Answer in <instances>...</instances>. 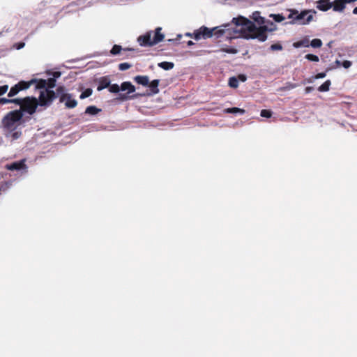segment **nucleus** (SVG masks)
I'll list each match as a JSON object with an SVG mask.
<instances>
[{
	"instance_id": "40",
	"label": "nucleus",
	"mask_w": 357,
	"mask_h": 357,
	"mask_svg": "<svg viewBox=\"0 0 357 357\" xmlns=\"http://www.w3.org/2000/svg\"><path fill=\"white\" fill-rule=\"evenodd\" d=\"M352 65V62L349 60H344L342 62L341 66H342L345 69L349 68Z\"/></svg>"
},
{
	"instance_id": "29",
	"label": "nucleus",
	"mask_w": 357,
	"mask_h": 357,
	"mask_svg": "<svg viewBox=\"0 0 357 357\" xmlns=\"http://www.w3.org/2000/svg\"><path fill=\"white\" fill-rule=\"evenodd\" d=\"M20 91H21V89L18 87V85L15 84L10 88V91H8V96L9 98H12L16 96Z\"/></svg>"
},
{
	"instance_id": "10",
	"label": "nucleus",
	"mask_w": 357,
	"mask_h": 357,
	"mask_svg": "<svg viewBox=\"0 0 357 357\" xmlns=\"http://www.w3.org/2000/svg\"><path fill=\"white\" fill-rule=\"evenodd\" d=\"M25 158L20 160L14 161L11 163L6 164L5 168L9 171H24L26 172L28 167L26 164Z\"/></svg>"
},
{
	"instance_id": "23",
	"label": "nucleus",
	"mask_w": 357,
	"mask_h": 357,
	"mask_svg": "<svg viewBox=\"0 0 357 357\" xmlns=\"http://www.w3.org/2000/svg\"><path fill=\"white\" fill-rule=\"evenodd\" d=\"M158 66L165 70H170L174 68V63L171 61H162L158 63Z\"/></svg>"
},
{
	"instance_id": "38",
	"label": "nucleus",
	"mask_w": 357,
	"mask_h": 357,
	"mask_svg": "<svg viewBox=\"0 0 357 357\" xmlns=\"http://www.w3.org/2000/svg\"><path fill=\"white\" fill-rule=\"evenodd\" d=\"M282 49V45L280 43H274L270 46V50L271 51H279Z\"/></svg>"
},
{
	"instance_id": "25",
	"label": "nucleus",
	"mask_w": 357,
	"mask_h": 357,
	"mask_svg": "<svg viewBox=\"0 0 357 357\" xmlns=\"http://www.w3.org/2000/svg\"><path fill=\"white\" fill-rule=\"evenodd\" d=\"M331 85V80L327 79L318 87L317 90L319 92H327L330 90Z\"/></svg>"
},
{
	"instance_id": "52",
	"label": "nucleus",
	"mask_w": 357,
	"mask_h": 357,
	"mask_svg": "<svg viewBox=\"0 0 357 357\" xmlns=\"http://www.w3.org/2000/svg\"><path fill=\"white\" fill-rule=\"evenodd\" d=\"M185 36L187 37L192 38V33L187 32L185 33Z\"/></svg>"
},
{
	"instance_id": "44",
	"label": "nucleus",
	"mask_w": 357,
	"mask_h": 357,
	"mask_svg": "<svg viewBox=\"0 0 357 357\" xmlns=\"http://www.w3.org/2000/svg\"><path fill=\"white\" fill-rule=\"evenodd\" d=\"M10 103V98H0V105H6Z\"/></svg>"
},
{
	"instance_id": "30",
	"label": "nucleus",
	"mask_w": 357,
	"mask_h": 357,
	"mask_svg": "<svg viewBox=\"0 0 357 357\" xmlns=\"http://www.w3.org/2000/svg\"><path fill=\"white\" fill-rule=\"evenodd\" d=\"M322 41L319 38H314L310 42L309 41L310 46L313 48H319L322 46Z\"/></svg>"
},
{
	"instance_id": "32",
	"label": "nucleus",
	"mask_w": 357,
	"mask_h": 357,
	"mask_svg": "<svg viewBox=\"0 0 357 357\" xmlns=\"http://www.w3.org/2000/svg\"><path fill=\"white\" fill-rule=\"evenodd\" d=\"M273 112L271 109H264L260 112V116L264 118L269 119L272 116Z\"/></svg>"
},
{
	"instance_id": "26",
	"label": "nucleus",
	"mask_w": 357,
	"mask_h": 357,
	"mask_svg": "<svg viewBox=\"0 0 357 357\" xmlns=\"http://www.w3.org/2000/svg\"><path fill=\"white\" fill-rule=\"evenodd\" d=\"M123 51V47L120 45L115 44L112 46L109 51V54L112 56L119 55Z\"/></svg>"
},
{
	"instance_id": "1",
	"label": "nucleus",
	"mask_w": 357,
	"mask_h": 357,
	"mask_svg": "<svg viewBox=\"0 0 357 357\" xmlns=\"http://www.w3.org/2000/svg\"><path fill=\"white\" fill-rule=\"evenodd\" d=\"M46 74L48 76L47 79L33 78L29 81H20L17 85L21 91L29 89L31 85L35 84V89L40 91L39 103L42 106V100H45L49 89H54L56 86V81L61 76V72L57 70H47Z\"/></svg>"
},
{
	"instance_id": "17",
	"label": "nucleus",
	"mask_w": 357,
	"mask_h": 357,
	"mask_svg": "<svg viewBox=\"0 0 357 357\" xmlns=\"http://www.w3.org/2000/svg\"><path fill=\"white\" fill-rule=\"evenodd\" d=\"M224 114H232L234 115H243L245 114V110L237 107L225 108L223 109Z\"/></svg>"
},
{
	"instance_id": "34",
	"label": "nucleus",
	"mask_w": 357,
	"mask_h": 357,
	"mask_svg": "<svg viewBox=\"0 0 357 357\" xmlns=\"http://www.w3.org/2000/svg\"><path fill=\"white\" fill-rule=\"evenodd\" d=\"M25 98H10V103H14L17 105L21 106L24 102Z\"/></svg>"
},
{
	"instance_id": "35",
	"label": "nucleus",
	"mask_w": 357,
	"mask_h": 357,
	"mask_svg": "<svg viewBox=\"0 0 357 357\" xmlns=\"http://www.w3.org/2000/svg\"><path fill=\"white\" fill-rule=\"evenodd\" d=\"M131 66H132V65L129 63H127V62L121 63L119 64V69L121 71H125V70L129 69Z\"/></svg>"
},
{
	"instance_id": "55",
	"label": "nucleus",
	"mask_w": 357,
	"mask_h": 357,
	"mask_svg": "<svg viewBox=\"0 0 357 357\" xmlns=\"http://www.w3.org/2000/svg\"><path fill=\"white\" fill-rule=\"evenodd\" d=\"M331 43H332V42L328 43V46H331Z\"/></svg>"
},
{
	"instance_id": "27",
	"label": "nucleus",
	"mask_w": 357,
	"mask_h": 357,
	"mask_svg": "<svg viewBox=\"0 0 357 357\" xmlns=\"http://www.w3.org/2000/svg\"><path fill=\"white\" fill-rule=\"evenodd\" d=\"M239 84L238 79L236 76H232L229 78L228 80V85L229 87L232 89H236L238 88Z\"/></svg>"
},
{
	"instance_id": "51",
	"label": "nucleus",
	"mask_w": 357,
	"mask_h": 357,
	"mask_svg": "<svg viewBox=\"0 0 357 357\" xmlns=\"http://www.w3.org/2000/svg\"><path fill=\"white\" fill-rule=\"evenodd\" d=\"M123 51H135V49L132 47H125L123 48Z\"/></svg>"
},
{
	"instance_id": "31",
	"label": "nucleus",
	"mask_w": 357,
	"mask_h": 357,
	"mask_svg": "<svg viewBox=\"0 0 357 357\" xmlns=\"http://www.w3.org/2000/svg\"><path fill=\"white\" fill-rule=\"evenodd\" d=\"M93 93V90L91 88H86L83 91H82L81 94L79 95V98L83 100L86 98L90 97Z\"/></svg>"
},
{
	"instance_id": "53",
	"label": "nucleus",
	"mask_w": 357,
	"mask_h": 357,
	"mask_svg": "<svg viewBox=\"0 0 357 357\" xmlns=\"http://www.w3.org/2000/svg\"><path fill=\"white\" fill-rule=\"evenodd\" d=\"M353 13H354V15H357V6H356V7H355V8H354V10H353Z\"/></svg>"
},
{
	"instance_id": "39",
	"label": "nucleus",
	"mask_w": 357,
	"mask_h": 357,
	"mask_svg": "<svg viewBox=\"0 0 357 357\" xmlns=\"http://www.w3.org/2000/svg\"><path fill=\"white\" fill-rule=\"evenodd\" d=\"M25 46V43L23 41H19L13 44V48L17 50L22 49Z\"/></svg>"
},
{
	"instance_id": "22",
	"label": "nucleus",
	"mask_w": 357,
	"mask_h": 357,
	"mask_svg": "<svg viewBox=\"0 0 357 357\" xmlns=\"http://www.w3.org/2000/svg\"><path fill=\"white\" fill-rule=\"evenodd\" d=\"M294 47L298 49L300 47H310L309 45V39L307 38H305L302 40H300L297 42L294 43L293 44Z\"/></svg>"
},
{
	"instance_id": "14",
	"label": "nucleus",
	"mask_w": 357,
	"mask_h": 357,
	"mask_svg": "<svg viewBox=\"0 0 357 357\" xmlns=\"http://www.w3.org/2000/svg\"><path fill=\"white\" fill-rule=\"evenodd\" d=\"M316 7L318 10L326 12L333 8V2L330 0H318L316 1Z\"/></svg>"
},
{
	"instance_id": "5",
	"label": "nucleus",
	"mask_w": 357,
	"mask_h": 357,
	"mask_svg": "<svg viewBox=\"0 0 357 357\" xmlns=\"http://www.w3.org/2000/svg\"><path fill=\"white\" fill-rule=\"evenodd\" d=\"M289 13L287 18L291 20L289 22H286L285 24H308L313 20V14L316 13L314 10L305 9L299 12L298 10L294 8L289 9Z\"/></svg>"
},
{
	"instance_id": "41",
	"label": "nucleus",
	"mask_w": 357,
	"mask_h": 357,
	"mask_svg": "<svg viewBox=\"0 0 357 357\" xmlns=\"http://www.w3.org/2000/svg\"><path fill=\"white\" fill-rule=\"evenodd\" d=\"M327 73L328 72H326V70L324 72L318 73L317 74L314 75V78H315L316 79H324V77H326Z\"/></svg>"
},
{
	"instance_id": "21",
	"label": "nucleus",
	"mask_w": 357,
	"mask_h": 357,
	"mask_svg": "<svg viewBox=\"0 0 357 357\" xmlns=\"http://www.w3.org/2000/svg\"><path fill=\"white\" fill-rule=\"evenodd\" d=\"M101 112V109L98 108L95 105H89L85 109V114L90 116H96Z\"/></svg>"
},
{
	"instance_id": "28",
	"label": "nucleus",
	"mask_w": 357,
	"mask_h": 357,
	"mask_svg": "<svg viewBox=\"0 0 357 357\" xmlns=\"http://www.w3.org/2000/svg\"><path fill=\"white\" fill-rule=\"evenodd\" d=\"M269 17L278 23L282 22L285 19L284 16L282 13H272L270 14Z\"/></svg>"
},
{
	"instance_id": "15",
	"label": "nucleus",
	"mask_w": 357,
	"mask_h": 357,
	"mask_svg": "<svg viewBox=\"0 0 357 357\" xmlns=\"http://www.w3.org/2000/svg\"><path fill=\"white\" fill-rule=\"evenodd\" d=\"M259 27L261 29V30H263L266 32H267V31L271 32V31L276 30V29H277V26L273 22H272L269 20H266V18H265L264 24L262 25H260Z\"/></svg>"
},
{
	"instance_id": "49",
	"label": "nucleus",
	"mask_w": 357,
	"mask_h": 357,
	"mask_svg": "<svg viewBox=\"0 0 357 357\" xmlns=\"http://www.w3.org/2000/svg\"><path fill=\"white\" fill-rule=\"evenodd\" d=\"M334 64H335V66L336 67L341 66L342 62L340 60L336 59V61H335Z\"/></svg>"
},
{
	"instance_id": "33",
	"label": "nucleus",
	"mask_w": 357,
	"mask_h": 357,
	"mask_svg": "<svg viewBox=\"0 0 357 357\" xmlns=\"http://www.w3.org/2000/svg\"><path fill=\"white\" fill-rule=\"evenodd\" d=\"M305 59L312 62H319V58L317 55L313 54H307Z\"/></svg>"
},
{
	"instance_id": "20",
	"label": "nucleus",
	"mask_w": 357,
	"mask_h": 357,
	"mask_svg": "<svg viewBox=\"0 0 357 357\" xmlns=\"http://www.w3.org/2000/svg\"><path fill=\"white\" fill-rule=\"evenodd\" d=\"M346 7V5L344 3L342 0H335L333 2V10L335 12H342Z\"/></svg>"
},
{
	"instance_id": "37",
	"label": "nucleus",
	"mask_w": 357,
	"mask_h": 357,
	"mask_svg": "<svg viewBox=\"0 0 357 357\" xmlns=\"http://www.w3.org/2000/svg\"><path fill=\"white\" fill-rule=\"evenodd\" d=\"M10 132L13 140L17 139L22 135V132L20 130H17V129Z\"/></svg>"
},
{
	"instance_id": "16",
	"label": "nucleus",
	"mask_w": 357,
	"mask_h": 357,
	"mask_svg": "<svg viewBox=\"0 0 357 357\" xmlns=\"http://www.w3.org/2000/svg\"><path fill=\"white\" fill-rule=\"evenodd\" d=\"M199 29L203 39L212 38L213 36V31L215 29L208 28L206 26H202Z\"/></svg>"
},
{
	"instance_id": "12",
	"label": "nucleus",
	"mask_w": 357,
	"mask_h": 357,
	"mask_svg": "<svg viewBox=\"0 0 357 357\" xmlns=\"http://www.w3.org/2000/svg\"><path fill=\"white\" fill-rule=\"evenodd\" d=\"M94 82L98 83L97 91H101L105 89H108V86L110 85L111 79L109 76L106 75L95 78Z\"/></svg>"
},
{
	"instance_id": "47",
	"label": "nucleus",
	"mask_w": 357,
	"mask_h": 357,
	"mask_svg": "<svg viewBox=\"0 0 357 357\" xmlns=\"http://www.w3.org/2000/svg\"><path fill=\"white\" fill-rule=\"evenodd\" d=\"M227 53H230V54H236L237 52V50L236 48L234 47H230L229 48L228 50H227L226 51Z\"/></svg>"
},
{
	"instance_id": "3",
	"label": "nucleus",
	"mask_w": 357,
	"mask_h": 357,
	"mask_svg": "<svg viewBox=\"0 0 357 357\" xmlns=\"http://www.w3.org/2000/svg\"><path fill=\"white\" fill-rule=\"evenodd\" d=\"M108 91L112 93L118 94L116 100L120 102L137 99L142 96L139 93H135L136 87L130 81H124L120 85L110 82Z\"/></svg>"
},
{
	"instance_id": "46",
	"label": "nucleus",
	"mask_w": 357,
	"mask_h": 357,
	"mask_svg": "<svg viewBox=\"0 0 357 357\" xmlns=\"http://www.w3.org/2000/svg\"><path fill=\"white\" fill-rule=\"evenodd\" d=\"M313 90H314L313 86H307L305 89V93L308 94V93H311Z\"/></svg>"
},
{
	"instance_id": "2",
	"label": "nucleus",
	"mask_w": 357,
	"mask_h": 357,
	"mask_svg": "<svg viewBox=\"0 0 357 357\" xmlns=\"http://www.w3.org/2000/svg\"><path fill=\"white\" fill-rule=\"evenodd\" d=\"M56 98H59L60 102H64L66 107L68 109L75 108L77 105V101L73 98L72 94L67 92L66 88L63 85H59L56 91L53 89H48L45 100H42V107L49 106Z\"/></svg>"
},
{
	"instance_id": "7",
	"label": "nucleus",
	"mask_w": 357,
	"mask_h": 357,
	"mask_svg": "<svg viewBox=\"0 0 357 357\" xmlns=\"http://www.w3.org/2000/svg\"><path fill=\"white\" fill-rule=\"evenodd\" d=\"M161 27H156L153 38H151L153 31H149L140 35L137 38V42L141 47H153L164 40L165 35L161 33Z\"/></svg>"
},
{
	"instance_id": "24",
	"label": "nucleus",
	"mask_w": 357,
	"mask_h": 357,
	"mask_svg": "<svg viewBox=\"0 0 357 357\" xmlns=\"http://www.w3.org/2000/svg\"><path fill=\"white\" fill-rule=\"evenodd\" d=\"M15 182V179H10L7 181L2 182L0 185V190H3V192H6L9 190Z\"/></svg>"
},
{
	"instance_id": "8",
	"label": "nucleus",
	"mask_w": 357,
	"mask_h": 357,
	"mask_svg": "<svg viewBox=\"0 0 357 357\" xmlns=\"http://www.w3.org/2000/svg\"><path fill=\"white\" fill-rule=\"evenodd\" d=\"M38 103L39 98L37 99L34 96L25 97L24 102L22 105L23 108L20 107L24 115L25 114H29L30 115L33 114L36 111L37 106H40Z\"/></svg>"
},
{
	"instance_id": "50",
	"label": "nucleus",
	"mask_w": 357,
	"mask_h": 357,
	"mask_svg": "<svg viewBox=\"0 0 357 357\" xmlns=\"http://www.w3.org/2000/svg\"><path fill=\"white\" fill-rule=\"evenodd\" d=\"M195 45V43H194L192 40H188V41L187 42V45H188V47L192 46V45Z\"/></svg>"
},
{
	"instance_id": "54",
	"label": "nucleus",
	"mask_w": 357,
	"mask_h": 357,
	"mask_svg": "<svg viewBox=\"0 0 357 357\" xmlns=\"http://www.w3.org/2000/svg\"><path fill=\"white\" fill-rule=\"evenodd\" d=\"M177 37H178V38H181V34H178V35H177Z\"/></svg>"
},
{
	"instance_id": "11",
	"label": "nucleus",
	"mask_w": 357,
	"mask_h": 357,
	"mask_svg": "<svg viewBox=\"0 0 357 357\" xmlns=\"http://www.w3.org/2000/svg\"><path fill=\"white\" fill-rule=\"evenodd\" d=\"M160 80L159 79H155L152 81H149V85L146 86V87H149V90L144 93H140L142 96H153L154 95H156L159 93V84H160Z\"/></svg>"
},
{
	"instance_id": "19",
	"label": "nucleus",
	"mask_w": 357,
	"mask_h": 357,
	"mask_svg": "<svg viewBox=\"0 0 357 357\" xmlns=\"http://www.w3.org/2000/svg\"><path fill=\"white\" fill-rule=\"evenodd\" d=\"M252 18L253 20V22L257 24L259 26L262 25L265 22V17L261 16L260 12L255 11L252 13Z\"/></svg>"
},
{
	"instance_id": "42",
	"label": "nucleus",
	"mask_w": 357,
	"mask_h": 357,
	"mask_svg": "<svg viewBox=\"0 0 357 357\" xmlns=\"http://www.w3.org/2000/svg\"><path fill=\"white\" fill-rule=\"evenodd\" d=\"M236 77H237V78H238V82H245L247 80V79H248L247 75H246L245 74H244V73H240V74H238V75L236 76Z\"/></svg>"
},
{
	"instance_id": "36",
	"label": "nucleus",
	"mask_w": 357,
	"mask_h": 357,
	"mask_svg": "<svg viewBox=\"0 0 357 357\" xmlns=\"http://www.w3.org/2000/svg\"><path fill=\"white\" fill-rule=\"evenodd\" d=\"M192 38L195 40H199L202 38L199 28L192 32Z\"/></svg>"
},
{
	"instance_id": "13",
	"label": "nucleus",
	"mask_w": 357,
	"mask_h": 357,
	"mask_svg": "<svg viewBox=\"0 0 357 357\" xmlns=\"http://www.w3.org/2000/svg\"><path fill=\"white\" fill-rule=\"evenodd\" d=\"M268 36L264 31H261L260 33L257 34L254 33H244L242 36V38L246 40H254L257 39L260 42H264L267 40Z\"/></svg>"
},
{
	"instance_id": "18",
	"label": "nucleus",
	"mask_w": 357,
	"mask_h": 357,
	"mask_svg": "<svg viewBox=\"0 0 357 357\" xmlns=\"http://www.w3.org/2000/svg\"><path fill=\"white\" fill-rule=\"evenodd\" d=\"M134 82L142 86L149 85V77L147 75H136L133 77Z\"/></svg>"
},
{
	"instance_id": "9",
	"label": "nucleus",
	"mask_w": 357,
	"mask_h": 357,
	"mask_svg": "<svg viewBox=\"0 0 357 357\" xmlns=\"http://www.w3.org/2000/svg\"><path fill=\"white\" fill-rule=\"evenodd\" d=\"M231 24H224L221 26L213 27V29H215L213 31V36L216 38H219L222 36L224 34L227 33V38H236V36L232 33V28L231 27Z\"/></svg>"
},
{
	"instance_id": "43",
	"label": "nucleus",
	"mask_w": 357,
	"mask_h": 357,
	"mask_svg": "<svg viewBox=\"0 0 357 357\" xmlns=\"http://www.w3.org/2000/svg\"><path fill=\"white\" fill-rule=\"evenodd\" d=\"M8 89V86L7 84L0 86V96L5 94Z\"/></svg>"
},
{
	"instance_id": "45",
	"label": "nucleus",
	"mask_w": 357,
	"mask_h": 357,
	"mask_svg": "<svg viewBox=\"0 0 357 357\" xmlns=\"http://www.w3.org/2000/svg\"><path fill=\"white\" fill-rule=\"evenodd\" d=\"M316 79L314 78V76H312L307 79H305L304 80V84H312L314 82V81Z\"/></svg>"
},
{
	"instance_id": "48",
	"label": "nucleus",
	"mask_w": 357,
	"mask_h": 357,
	"mask_svg": "<svg viewBox=\"0 0 357 357\" xmlns=\"http://www.w3.org/2000/svg\"><path fill=\"white\" fill-rule=\"evenodd\" d=\"M336 68V66H335V64H334V63H332V64H331L329 66H328V67L326 68V72H329V71H331V70H333V69H334V68Z\"/></svg>"
},
{
	"instance_id": "6",
	"label": "nucleus",
	"mask_w": 357,
	"mask_h": 357,
	"mask_svg": "<svg viewBox=\"0 0 357 357\" xmlns=\"http://www.w3.org/2000/svg\"><path fill=\"white\" fill-rule=\"evenodd\" d=\"M24 114L22 109H14L7 113L2 119L1 123L5 130L14 131L23 122Z\"/></svg>"
},
{
	"instance_id": "4",
	"label": "nucleus",
	"mask_w": 357,
	"mask_h": 357,
	"mask_svg": "<svg viewBox=\"0 0 357 357\" xmlns=\"http://www.w3.org/2000/svg\"><path fill=\"white\" fill-rule=\"evenodd\" d=\"M231 23L236 27L232 28V33L236 38H242L244 33H252L257 29L255 22L242 15L233 17Z\"/></svg>"
}]
</instances>
